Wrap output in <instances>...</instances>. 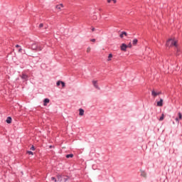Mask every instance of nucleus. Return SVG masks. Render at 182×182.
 <instances>
[{"label":"nucleus","instance_id":"22","mask_svg":"<svg viewBox=\"0 0 182 182\" xmlns=\"http://www.w3.org/2000/svg\"><path fill=\"white\" fill-rule=\"evenodd\" d=\"M27 153H28V154H31V156H33V152H32L31 151H28Z\"/></svg>","mask_w":182,"mask_h":182},{"label":"nucleus","instance_id":"29","mask_svg":"<svg viewBox=\"0 0 182 182\" xmlns=\"http://www.w3.org/2000/svg\"><path fill=\"white\" fill-rule=\"evenodd\" d=\"M95 31H96V29L95 28V27H92V32H95Z\"/></svg>","mask_w":182,"mask_h":182},{"label":"nucleus","instance_id":"27","mask_svg":"<svg viewBox=\"0 0 182 182\" xmlns=\"http://www.w3.org/2000/svg\"><path fill=\"white\" fill-rule=\"evenodd\" d=\"M127 46V48H132V43H129Z\"/></svg>","mask_w":182,"mask_h":182},{"label":"nucleus","instance_id":"24","mask_svg":"<svg viewBox=\"0 0 182 182\" xmlns=\"http://www.w3.org/2000/svg\"><path fill=\"white\" fill-rule=\"evenodd\" d=\"M51 180L53 181H55V182H57L58 181L56 180V178H55V177H52L51 178Z\"/></svg>","mask_w":182,"mask_h":182},{"label":"nucleus","instance_id":"30","mask_svg":"<svg viewBox=\"0 0 182 182\" xmlns=\"http://www.w3.org/2000/svg\"><path fill=\"white\" fill-rule=\"evenodd\" d=\"M91 42H96V39L95 38L91 39Z\"/></svg>","mask_w":182,"mask_h":182},{"label":"nucleus","instance_id":"28","mask_svg":"<svg viewBox=\"0 0 182 182\" xmlns=\"http://www.w3.org/2000/svg\"><path fill=\"white\" fill-rule=\"evenodd\" d=\"M30 150L35 151V146H32L31 147Z\"/></svg>","mask_w":182,"mask_h":182},{"label":"nucleus","instance_id":"7","mask_svg":"<svg viewBox=\"0 0 182 182\" xmlns=\"http://www.w3.org/2000/svg\"><path fill=\"white\" fill-rule=\"evenodd\" d=\"M85 114V110L83 109L80 108L79 109V116H84Z\"/></svg>","mask_w":182,"mask_h":182},{"label":"nucleus","instance_id":"25","mask_svg":"<svg viewBox=\"0 0 182 182\" xmlns=\"http://www.w3.org/2000/svg\"><path fill=\"white\" fill-rule=\"evenodd\" d=\"M43 28V23H40V25H39V28L41 29V28Z\"/></svg>","mask_w":182,"mask_h":182},{"label":"nucleus","instance_id":"26","mask_svg":"<svg viewBox=\"0 0 182 182\" xmlns=\"http://www.w3.org/2000/svg\"><path fill=\"white\" fill-rule=\"evenodd\" d=\"M61 85H62L63 87H65V82L63 81H61Z\"/></svg>","mask_w":182,"mask_h":182},{"label":"nucleus","instance_id":"21","mask_svg":"<svg viewBox=\"0 0 182 182\" xmlns=\"http://www.w3.org/2000/svg\"><path fill=\"white\" fill-rule=\"evenodd\" d=\"M60 84H62V81L59 80L57 82V86H60Z\"/></svg>","mask_w":182,"mask_h":182},{"label":"nucleus","instance_id":"20","mask_svg":"<svg viewBox=\"0 0 182 182\" xmlns=\"http://www.w3.org/2000/svg\"><path fill=\"white\" fill-rule=\"evenodd\" d=\"M57 177H58V181H62V176L59 175Z\"/></svg>","mask_w":182,"mask_h":182},{"label":"nucleus","instance_id":"14","mask_svg":"<svg viewBox=\"0 0 182 182\" xmlns=\"http://www.w3.org/2000/svg\"><path fill=\"white\" fill-rule=\"evenodd\" d=\"M112 58H113V54L112 53L109 54L108 59H107L108 62H110V60H112Z\"/></svg>","mask_w":182,"mask_h":182},{"label":"nucleus","instance_id":"12","mask_svg":"<svg viewBox=\"0 0 182 182\" xmlns=\"http://www.w3.org/2000/svg\"><path fill=\"white\" fill-rule=\"evenodd\" d=\"M151 95H152L153 97H156V96H158L157 92L154 90L151 91Z\"/></svg>","mask_w":182,"mask_h":182},{"label":"nucleus","instance_id":"4","mask_svg":"<svg viewBox=\"0 0 182 182\" xmlns=\"http://www.w3.org/2000/svg\"><path fill=\"white\" fill-rule=\"evenodd\" d=\"M182 119V114L181 112H178V117L175 119L176 122L180 123V120Z\"/></svg>","mask_w":182,"mask_h":182},{"label":"nucleus","instance_id":"19","mask_svg":"<svg viewBox=\"0 0 182 182\" xmlns=\"http://www.w3.org/2000/svg\"><path fill=\"white\" fill-rule=\"evenodd\" d=\"M37 49L36 50H38L39 52L41 51V50H42V47H41V46H39V45H38L37 46V48H36Z\"/></svg>","mask_w":182,"mask_h":182},{"label":"nucleus","instance_id":"2","mask_svg":"<svg viewBox=\"0 0 182 182\" xmlns=\"http://www.w3.org/2000/svg\"><path fill=\"white\" fill-rule=\"evenodd\" d=\"M139 171L141 173V177H143L144 178H147V172H146V171L140 169Z\"/></svg>","mask_w":182,"mask_h":182},{"label":"nucleus","instance_id":"8","mask_svg":"<svg viewBox=\"0 0 182 182\" xmlns=\"http://www.w3.org/2000/svg\"><path fill=\"white\" fill-rule=\"evenodd\" d=\"M124 36H127V33L126 31H122V33L119 35V37L123 38Z\"/></svg>","mask_w":182,"mask_h":182},{"label":"nucleus","instance_id":"9","mask_svg":"<svg viewBox=\"0 0 182 182\" xmlns=\"http://www.w3.org/2000/svg\"><path fill=\"white\" fill-rule=\"evenodd\" d=\"M157 106L159 107H161V106H163V99H161L160 101L157 102Z\"/></svg>","mask_w":182,"mask_h":182},{"label":"nucleus","instance_id":"3","mask_svg":"<svg viewBox=\"0 0 182 182\" xmlns=\"http://www.w3.org/2000/svg\"><path fill=\"white\" fill-rule=\"evenodd\" d=\"M92 83L94 87H95V89H97V90H100V87H99V85L97 84V80H93L92 81Z\"/></svg>","mask_w":182,"mask_h":182},{"label":"nucleus","instance_id":"18","mask_svg":"<svg viewBox=\"0 0 182 182\" xmlns=\"http://www.w3.org/2000/svg\"><path fill=\"white\" fill-rule=\"evenodd\" d=\"M163 120H164V114H162L161 117L159 118L160 122H163Z\"/></svg>","mask_w":182,"mask_h":182},{"label":"nucleus","instance_id":"10","mask_svg":"<svg viewBox=\"0 0 182 182\" xmlns=\"http://www.w3.org/2000/svg\"><path fill=\"white\" fill-rule=\"evenodd\" d=\"M37 48H38V45H36V43H34V44H33V45L31 46V49H32L33 50H36Z\"/></svg>","mask_w":182,"mask_h":182},{"label":"nucleus","instance_id":"34","mask_svg":"<svg viewBox=\"0 0 182 182\" xmlns=\"http://www.w3.org/2000/svg\"><path fill=\"white\" fill-rule=\"evenodd\" d=\"M16 48H21V46L16 45Z\"/></svg>","mask_w":182,"mask_h":182},{"label":"nucleus","instance_id":"32","mask_svg":"<svg viewBox=\"0 0 182 182\" xmlns=\"http://www.w3.org/2000/svg\"><path fill=\"white\" fill-rule=\"evenodd\" d=\"M108 4H110L112 2V0H107Z\"/></svg>","mask_w":182,"mask_h":182},{"label":"nucleus","instance_id":"33","mask_svg":"<svg viewBox=\"0 0 182 182\" xmlns=\"http://www.w3.org/2000/svg\"><path fill=\"white\" fill-rule=\"evenodd\" d=\"M112 2H113L114 4H116V2H117V1H116V0H112Z\"/></svg>","mask_w":182,"mask_h":182},{"label":"nucleus","instance_id":"23","mask_svg":"<svg viewBox=\"0 0 182 182\" xmlns=\"http://www.w3.org/2000/svg\"><path fill=\"white\" fill-rule=\"evenodd\" d=\"M91 49H92V48H90V47H88V48H87V53H89L90 52Z\"/></svg>","mask_w":182,"mask_h":182},{"label":"nucleus","instance_id":"36","mask_svg":"<svg viewBox=\"0 0 182 182\" xmlns=\"http://www.w3.org/2000/svg\"><path fill=\"white\" fill-rule=\"evenodd\" d=\"M157 94H158V96H159V95H161V92H157Z\"/></svg>","mask_w":182,"mask_h":182},{"label":"nucleus","instance_id":"1","mask_svg":"<svg viewBox=\"0 0 182 182\" xmlns=\"http://www.w3.org/2000/svg\"><path fill=\"white\" fill-rule=\"evenodd\" d=\"M166 46H168V48H172V46H176V48H177V41L171 38L167 41Z\"/></svg>","mask_w":182,"mask_h":182},{"label":"nucleus","instance_id":"11","mask_svg":"<svg viewBox=\"0 0 182 182\" xmlns=\"http://www.w3.org/2000/svg\"><path fill=\"white\" fill-rule=\"evenodd\" d=\"M49 102H50L49 99L46 98V99L44 100L43 105H44V106H47V105H48V103H49Z\"/></svg>","mask_w":182,"mask_h":182},{"label":"nucleus","instance_id":"6","mask_svg":"<svg viewBox=\"0 0 182 182\" xmlns=\"http://www.w3.org/2000/svg\"><path fill=\"white\" fill-rule=\"evenodd\" d=\"M56 9H58V11H62V8H64V6L63 4H58L55 6Z\"/></svg>","mask_w":182,"mask_h":182},{"label":"nucleus","instance_id":"5","mask_svg":"<svg viewBox=\"0 0 182 182\" xmlns=\"http://www.w3.org/2000/svg\"><path fill=\"white\" fill-rule=\"evenodd\" d=\"M121 50H123L124 52H126L127 49V45H126L125 43H122L121 45Z\"/></svg>","mask_w":182,"mask_h":182},{"label":"nucleus","instance_id":"13","mask_svg":"<svg viewBox=\"0 0 182 182\" xmlns=\"http://www.w3.org/2000/svg\"><path fill=\"white\" fill-rule=\"evenodd\" d=\"M6 123H8L9 124L12 123V118L9 117L6 119Z\"/></svg>","mask_w":182,"mask_h":182},{"label":"nucleus","instance_id":"35","mask_svg":"<svg viewBox=\"0 0 182 182\" xmlns=\"http://www.w3.org/2000/svg\"><path fill=\"white\" fill-rule=\"evenodd\" d=\"M64 181H68V178H64Z\"/></svg>","mask_w":182,"mask_h":182},{"label":"nucleus","instance_id":"31","mask_svg":"<svg viewBox=\"0 0 182 182\" xmlns=\"http://www.w3.org/2000/svg\"><path fill=\"white\" fill-rule=\"evenodd\" d=\"M22 52V48L18 49V53H21Z\"/></svg>","mask_w":182,"mask_h":182},{"label":"nucleus","instance_id":"17","mask_svg":"<svg viewBox=\"0 0 182 182\" xmlns=\"http://www.w3.org/2000/svg\"><path fill=\"white\" fill-rule=\"evenodd\" d=\"M137 42H138L137 38H134V39L133 40V41H132V44H133L134 46H136V45H137Z\"/></svg>","mask_w":182,"mask_h":182},{"label":"nucleus","instance_id":"16","mask_svg":"<svg viewBox=\"0 0 182 182\" xmlns=\"http://www.w3.org/2000/svg\"><path fill=\"white\" fill-rule=\"evenodd\" d=\"M21 79H24V80H26V79H28V75H26V74H23L21 75Z\"/></svg>","mask_w":182,"mask_h":182},{"label":"nucleus","instance_id":"15","mask_svg":"<svg viewBox=\"0 0 182 182\" xmlns=\"http://www.w3.org/2000/svg\"><path fill=\"white\" fill-rule=\"evenodd\" d=\"M66 159H72L73 158V154H70L65 156Z\"/></svg>","mask_w":182,"mask_h":182}]
</instances>
